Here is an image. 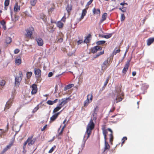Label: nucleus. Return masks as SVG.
<instances>
[{
	"label": "nucleus",
	"mask_w": 154,
	"mask_h": 154,
	"mask_svg": "<svg viewBox=\"0 0 154 154\" xmlns=\"http://www.w3.org/2000/svg\"><path fill=\"white\" fill-rule=\"evenodd\" d=\"M49 29H50V30H49V32H53L54 30L53 26H50V27L49 28Z\"/></svg>",
	"instance_id": "47"
},
{
	"label": "nucleus",
	"mask_w": 154,
	"mask_h": 154,
	"mask_svg": "<svg viewBox=\"0 0 154 154\" xmlns=\"http://www.w3.org/2000/svg\"><path fill=\"white\" fill-rule=\"evenodd\" d=\"M47 125H45L43 128H42L41 129V131H43L45 130L46 128H47Z\"/></svg>",
	"instance_id": "57"
},
{
	"label": "nucleus",
	"mask_w": 154,
	"mask_h": 154,
	"mask_svg": "<svg viewBox=\"0 0 154 154\" xmlns=\"http://www.w3.org/2000/svg\"><path fill=\"white\" fill-rule=\"evenodd\" d=\"M8 149L6 147L3 150V151L2 152V154L4 153Z\"/></svg>",
	"instance_id": "53"
},
{
	"label": "nucleus",
	"mask_w": 154,
	"mask_h": 154,
	"mask_svg": "<svg viewBox=\"0 0 154 154\" xmlns=\"http://www.w3.org/2000/svg\"><path fill=\"white\" fill-rule=\"evenodd\" d=\"M33 138V136L32 135L28 137L24 143L23 148L25 149L27 143L28 145L30 146L34 144L36 141V138Z\"/></svg>",
	"instance_id": "3"
},
{
	"label": "nucleus",
	"mask_w": 154,
	"mask_h": 154,
	"mask_svg": "<svg viewBox=\"0 0 154 154\" xmlns=\"http://www.w3.org/2000/svg\"><path fill=\"white\" fill-rule=\"evenodd\" d=\"M12 41V38H11L8 37L6 38V43L7 44H9L11 43Z\"/></svg>",
	"instance_id": "28"
},
{
	"label": "nucleus",
	"mask_w": 154,
	"mask_h": 154,
	"mask_svg": "<svg viewBox=\"0 0 154 154\" xmlns=\"http://www.w3.org/2000/svg\"><path fill=\"white\" fill-rule=\"evenodd\" d=\"M6 83V81L4 80H2L0 81V85L3 87L4 86Z\"/></svg>",
	"instance_id": "33"
},
{
	"label": "nucleus",
	"mask_w": 154,
	"mask_h": 154,
	"mask_svg": "<svg viewBox=\"0 0 154 154\" xmlns=\"http://www.w3.org/2000/svg\"><path fill=\"white\" fill-rule=\"evenodd\" d=\"M22 78L17 76L15 77V84L16 86H19L22 80Z\"/></svg>",
	"instance_id": "15"
},
{
	"label": "nucleus",
	"mask_w": 154,
	"mask_h": 154,
	"mask_svg": "<svg viewBox=\"0 0 154 154\" xmlns=\"http://www.w3.org/2000/svg\"><path fill=\"white\" fill-rule=\"evenodd\" d=\"M13 142H11L8 145H7L6 147L8 149L11 148V146L13 145Z\"/></svg>",
	"instance_id": "45"
},
{
	"label": "nucleus",
	"mask_w": 154,
	"mask_h": 154,
	"mask_svg": "<svg viewBox=\"0 0 154 154\" xmlns=\"http://www.w3.org/2000/svg\"><path fill=\"white\" fill-rule=\"evenodd\" d=\"M49 105H52V101L51 100H48L46 102Z\"/></svg>",
	"instance_id": "52"
},
{
	"label": "nucleus",
	"mask_w": 154,
	"mask_h": 154,
	"mask_svg": "<svg viewBox=\"0 0 154 154\" xmlns=\"http://www.w3.org/2000/svg\"><path fill=\"white\" fill-rule=\"evenodd\" d=\"M154 42V37L149 38L147 40V45H150Z\"/></svg>",
	"instance_id": "22"
},
{
	"label": "nucleus",
	"mask_w": 154,
	"mask_h": 154,
	"mask_svg": "<svg viewBox=\"0 0 154 154\" xmlns=\"http://www.w3.org/2000/svg\"><path fill=\"white\" fill-rule=\"evenodd\" d=\"M36 0H31L30 3L31 5L32 6H35L36 2Z\"/></svg>",
	"instance_id": "38"
},
{
	"label": "nucleus",
	"mask_w": 154,
	"mask_h": 154,
	"mask_svg": "<svg viewBox=\"0 0 154 154\" xmlns=\"http://www.w3.org/2000/svg\"><path fill=\"white\" fill-rule=\"evenodd\" d=\"M87 13V11L85 9H84L82 10V14L81 17L79 19V21H80L82 19L84 16L86 15Z\"/></svg>",
	"instance_id": "19"
},
{
	"label": "nucleus",
	"mask_w": 154,
	"mask_h": 154,
	"mask_svg": "<svg viewBox=\"0 0 154 154\" xmlns=\"http://www.w3.org/2000/svg\"><path fill=\"white\" fill-rule=\"evenodd\" d=\"M105 42V41H98L96 42V44L97 45H101L104 44Z\"/></svg>",
	"instance_id": "35"
},
{
	"label": "nucleus",
	"mask_w": 154,
	"mask_h": 154,
	"mask_svg": "<svg viewBox=\"0 0 154 154\" xmlns=\"http://www.w3.org/2000/svg\"><path fill=\"white\" fill-rule=\"evenodd\" d=\"M8 125H9V123H8L7 124V130H5V131H3V132H2V134L5 133L6 132L8 131Z\"/></svg>",
	"instance_id": "61"
},
{
	"label": "nucleus",
	"mask_w": 154,
	"mask_h": 154,
	"mask_svg": "<svg viewBox=\"0 0 154 154\" xmlns=\"http://www.w3.org/2000/svg\"><path fill=\"white\" fill-rule=\"evenodd\" d=\"M73 86V84H69L66 86L65 88H64V90H66L68 89H69L71 88L72 86Z\"/></svg>",
	"instance_id": "32"
},
{
	"label": "nucleus",
	"mask_w": 154,
	"mask_h": 154,
	"mask_svg": "<svg viewBox=\"0 0 154 154\" xmlns=\"http://www.w3.org/2000/svg\"><path fill=\"white\" fill-rule=\"evenodd\" d=\"M113 33H111L108 34L107 35H105V38L108 39L110 38L112 35Z\"/></svg>",
	"instance_id": "40"
},
{
	"label": "nucleus",
	"mask_w": 154,
	"mask_h": 154,
	"mask_svg": "<svg viewBox=\"0 0 154 154\" xmlns=\"http://www.w3.org/2000/svg\"><path fill=\"white\" fill-rule=\"evenodd\" d=\"M110 62H109L108 60H106L103 62L102 66L101 69L102 70L104 71L107 68V67L110 65Z\"/></svg>",
	"instance_id": "6"
},
{
	"label": "nucleus",
	"mask_w": 154,
	"mask_h": 154,
	"mask_svg": "<svg viewBox=\"0 0 154 154\" xmlns=\"http://www.w3.org/2000/svg\"><path fill=\"white\" fill-rule=\"evenodd\" d=\"M20 52V50L18 49H16L14 51V53L15 54H17Z\"/></svg>",
	"instance_id": "51"
},
{
	"label": "nucleus",
	"mask_w": 154,
	"mask_h": 154,
	"mask_svg": "<svg viewBox=\"0 0 154 154\" xmlns=\"http://www.w3.org/2000/svg\"><path fill=\"white\" fill-rule=\"evenodd\" d=\"M70 100L71 99L69 97L66 98V99L65 98L64 99H62V101L59 104V105L62 107L68 103V100Z\"/></svg>",
	"instance_id": "13"
},
{
	"label": "nucleus",
	"mask_w": 154,
	"mask_h": 154,
	"mask_svg": "<svg viewBox=\"0 0 154 154\" xmlns=\"http://www.w3.org/2000/svg\"><path fill=\"white\" fill-rule=\"evenodd\" d=\"M66 17H65V15L61 19V21H62L63 22H65L66 21Z\"/></svg>",
	"instance_id": "55"
},
{
	"label": "nucleus",
	"mask_w": 154,
	"mask_h": 154,
	"mask_svg": "<svg viewBox=\"0 0 154 154\" xmlns=\"http://www.w3.org/2000/svg\"><path fill=\"white\" fill-rule=\"evenodd\" d=\"M99 109V107L98 106H97L95 107L94 108V113L96 114L97 113V112L98 111Z\"/></svg>",
	"instance_id": "37"
},
{
	"label": "nucleus",
	"mask_w": 154,
	"mask_h": 154,
	"mask_svg": "<svg viewBox=\"0 0 154 154\" xmlns=\"http://www.w3.org/2000/svg\"><path fill=\"white\" fill-rule=\"evenodd\" d=\"M94 126L95 125L93 122V120L92 119H91L86 128V134L88 135L86 139H88L91 134L92 130L94 128Z\"/></svg>",
	"instance_id": "1"
},
{
	"label": "nucleus",
	"mask_w": 154,
	"mask_h": 154,
	"mask_svg": "<svg viewBox=\"0 0 154 154\" xmlns=\"http://www.w3.org/2000/svg\"><path fill=\"white\" fill-rule=\"evenodd\" d=\"M58 101V99H55L53 101H52V105H53L54 103H56Z\"/></svg>",
	"instance_id": "59"
},
{
	"label": "nucleus",
	"mask_w": 154,
	"mask_h": 154,
	"mask_svg": "<svg viewBox=\"0 0 154 154\" xmlns=\"http://www.w3.org/2000/svg\"><path fill=\"white\" fill-rule=\"evenodd\" d=\"M56 146H54L48 151L49 153H51L54 150V149L56 148Z\"/></svg>",
	"instance_id": "42"
},
{
	"label": "nucleus",
	"mask_w": 154,
	"mask_h": 154,
	"mask_svg": "<svg viewBox=\"0 0 154 154\" xmlns=\"http://www.w3.org/2000/svg\"><path fill=\"white\" fill-rule=\"evenodd\" d=\"M19 75L20 76L19 77L22 78L23 75L22 72L21 71H19Z\"/></svg>",
	"instance_id": "50"
},
{
	"label": "nucleus",
	"mask_w": 154,
	"mask_h": 154,
	"mask_svg": "<svg viewBox=\"0 0 154 154\" xmlns=\"http://www.w3.org/2000/svg\"><path fill=\"white\" fill-rule=\"evenodd\" d=\"M102 47L99 46H95L91 49V52L92 53L94 54L96 53L98 51L101 50Z\"/></svg>",
	"instance_id": "8"
},
{
	"label": "nucleus",
	"mask_w": 154,
	"mask_h": 154,
	"mask_svg": "<svg viewBox=\"0 0 154 154\" xmlns=\"http://www.w3.org/2000/svg\"><path fill=\"white\" fill-rule=\"evenodd\" d=\"M58 101V99H55L53 101H52V105H53L54 103H56Z\"/></svg>",
	"instance_id": "60"
},
{
	"label": "nucleus",
	"mask_w": 154,
	"mask_h": 154,
	"mask_svg": "<svg viewBox=\"0 0 154 154\" xmlns=\"http://www.w3.org/2000/svg\"><path fill=\"white\" fill-rule=\"evenodd\" d=\"M0 24L2 26L3 28L5 30L6 29V22L4 20H2L0 21Z\"/></svg>",
	"instance_id": "27"
},
{
	"label": "nucleus",
	"mask_w": 154,
	"mask_h": 154,
	"mask_svg": "<svg viewBox=\"0 0 154 154\" xmlns=\"http://www.w3.org/2000/svg\"><path fill=\"white\" fill-rule=\"evenodd\" d=\"M127 137H124L122 139V143L121 144V146H122L123 144L124 143L125 141L127 140Z\"/></svg>",
	"instance_id": "44"
},
{
	"label": "nucleus",
	"mask_w": 154,
	"mask_h": 154,
	"mask_svg": "<svg viewBox=\"0 0 154 154\" xmlns=\"http://www.w3.org/2000/svg\"><path fill=\"white\" fill-rule=\"evenodd\" d=\"M36 40L38 45L39 46H42L44 44V41L43 39L40 37H37L35 38Z\"/></svg>",
	"instance_id": "10"
},
{
	"label": "nucleus",
	"mask_w": 154,
	"mask_h": 154,
	"mask_svg": "<svg viewBox=\"0 0 154 154\" xmlns=\"http://www.w3.org/2000/svg\"><path fill=\"white\" fill-rule=\"evenodd\" d=\"M10 3V0H5L4 2V5L5 7L8 6Z\"/></svg>",
	"instance_id": "39"
},
{
	"label": "nucleus",
	"mask_w": 154,
	"mask_h": 154,
	"mask_svg": "<svg viewBox=\"0 0 154 154\" xmlns=\"http://www.w3.org/2000/svg\"><path fill=\"white\" fill-rule=\"evenodd\" d=\"M119 9L123 12H125L126 11V8L125 7H123L122 8H119Z\"/></svg>",
	"instance_id": "46"
},
{
	"label": "nucleus",
	"mask_w": 154,
	"mask_h": 154,
	"mask_svg": "<svg viewBox=\"0 0 154 154\" xmlns=\"http://www.w3.org/2000/svg\"><path fill=\"white\" fill-rule=\"evenodd\" d=\"M130 60H128L127 61L125 64V65L124 67L123 68V69L122 70V72L124 75L125 74L127 70L128 69V68L130 66Z\"/></svg>",
	"instance_id": "7"
},
{
	"label": "nucleus",
	"mask_w": 154,
	"mask_h": 154,
	"mask_svg": "<svg viewBox=\"0 0 154 154\" xmlns=\"http://www.w3.org/2000/svg\"><path fill=\"white\" fill-rule=\"evenodd\" d=\"M57 26L60 29L63 27V24L60 21H58L57 23Z\"/></svg>",
	"instance_id": "25"
},
{
	"label": "nucleus",
	"mask_w": 154,
	"mask_h": 154,
	"mask_svg": "<svg viewBox=\"0 0 154 154\" xmlns=\"http://www.w3.org/2000/svg\"><path fill=\"white\" fill-rule=\"evenodd\" d=\"M107 16V14L106 13H104L102 15V19H101L100 21L101 22H103V21L105 20L106 19V17Z\"/></svg>",
	"instance_id": "26"
},
{
	"label": "nucleus",
	"mask_w": 154,
	"mask_h": 154,
	"mask_svg": "<svg viewBox=\"0 0 154 154\" xmlns=\"http://www.w3.org/2000/svg\"><path fill=\"white\" fill-rule=\"evenodd\" d=\"M93 0H90L87 3L88 5H90L92 2Z\"/></svg>",
	"instance_id": "62"
},
{
	"label": "nucleus",
	"mask_w": 154,
	"mask_h": 154,
	"mask_svg": "<svg viewBox=\"0 0 154 154\" xmlns=\"http://www.w3.org/2000/svg\"><path fill=\"white\" fill-rule=\"evenodd\" d=\"M15 63L17 65L19 66L21 63V60L20 57H17L15 60Z\"/></svg>",
	"instance_id": "20"
},
{
	"label": "nucleus",
	"mask_w": 154,
	"mask_h": 154,
	"mask_svg": "<svg viewBox=\"0 0 154 154\" xmlns=\"http://www.w3.org/2000/svg\"><path fill=\"white\" fill-rule=\"evenodd\" d=\"M62 107L58 104L57 106L54 109L53 111V113H55L59 111Z\"/></svg>",
	"instance_id": "24"
},
{
	"label": "nucleus",
	"mask_w": 154,
	"mask_h": 154,
	"mask_svg": "<svg viewBox=\"0 0 154 154\" xmlns=\"http://www.w3.org/2000/svg\"><path fill=\"white\" fill-rule=\"evenodd\" d=\"M121 21H123L125 19V16L124 14H121Z\"/></svg>",
	"instance_id": "48"
},
{
	"label": "nucleus",
	"mask_w": 154,
	"mask_h": 154,
	"mask_svg": "<svg viewBox=\"0 0 154 154\" xmlns=\"http://www.w3.org/2000/svg\"><path fill=\"white\" fill-rule=\"evenodd\" d=\"M111 78L110 76L109 75V76L107 78L106 81H105V82L104 84V87H105L107 85V84L108 83V82L109 81V80Z\"/></svg>",
	"instance_id": "31"
},
{
	"label": "nucleus",
	"mask_w": 154,
	"mask_h": 154,
	"mask_svg": "<svg viewBox=\"0 0 154 154\" xmlns=\"http://www.w3.org/2000/svg\"><path fill=\"white\" fill-rule=\"evenodd\" d=\"M54 9V8L53 7L50 8L48 10V12L49 13V14H50V13H51L53 11Z\"/></svg>",
	"instance_id": "49"
},
{
	"label": "nucleus",
	"mask_w": 154,
	"mask_h": 154,
	"mask_svg": "<svg viewBox=\"0 0 154 154\" xmlns=\"http://www.w3.org/2000/svg\"><path fill=\"white\" fill-rule=\"evenodd\" d=\"M66 9L67 12L69 13L72 10V6L71 5H68L66 7Z\"/></svg>",
	"instance_id": "36"
},
{
	"label": "nucleus",
	"mask_w": 154,
	"mask_h": 154,
	"mask_svg": "<svg viewBox=\"0 0 154 154\" xmlns=\"http://www.w3.org/2000/svg\"><path fill=\"white\" fill-rule=\"evenodd\" d=\"M107 131L108 130L110 132V134H109L110 136V142L112 143V142L113 140V132L112 130L109 128H108L107 129H106Z\"/></svg>",
	"instance_id": "18"
},
{
	"label": "nucleus",
	"mask_w": 154,
	"mask_h": 154,
	"mask_svg": "<svg viewBox=\"0 0 154 154\" xmlns=\"http://www.w3.org/2000/svg\"><path fill=\"white\" fill-rule=\"evenodd\" d=\"M34 29L32 27H31L25 29L26 32L25 34V36L28 38H31L33 34Z\"/></svg>",
	"instance_id": "4"
},
{
	"label": "nucleus",
	"mask_w": 154,
	"mask_h": 154,
	"mask_svg": "<svg viewBox=\"0 0 154 154\" xmlns=\"http://www.w3.org/2000/svg\"><path fill=\"white\" fill-rule=\"evenodd\" d=\"M83 42L82 40H79L77 42V44L79 45Z\"/></svg>",
	"instance_id": "56"
},
{
	"label": "nucleus",
	"mask_w": 154,
	"mask_h": 154,
	"mask_svg": "<svg viewBox=\"0 0 154 154\" xmlns=\"http://www.w3.org/2000/svg\"><path fill=\"white\" fill-rule=\"evenodd\" d=\"M116 48H115L112 53L113 56L114 55H116L117 53H119L120 51V49L116 50Z\"/></svg>",
	"instance_id": "30"
},
{
	"label": "nucleus",
	"mask_w": 154,
	"mask_h": 154,
	"mask_svg": "<svg viewBox=\"0 0 154 154\" xmlns=\"http://www.w3.org/2000/svg\"><path fill=\"white\" fill-rule=\"evenodd\" d=\"M31 88L32 89L31 94H36L37 91V85L35 84H32V85Z\"/></svg>",
	"instance_id": "11"
},
{
	"label": "nucleus",
	"mask_w": 154,
	"mask_h": 154,
	"mask_svg": "<svg viewBox=\"0 0 154 154\" xmlns=\"http://www.w3.org/2000/svg\"><path fill=\"white\" fill-rule=\"evenodd\" d=\"M117 94L122 93H121V89L120 87H118L115 90Z\"/></svg>",
	"instance_id": "34"
},
{
	"label": "nucleus",
	"mask_w": 154,
	"mask_h": 154,
	"mask_svg": "<svg viewBox=\"0 0 154 154\" xmlns=\"http://www.w3.org/2000/svg\"><path fill=\"white\" fill-rule=\"evenodd\" d=\"M13 102V99H10L7 102L5 105V110L9 109L11 106Z\"/></svg>",
	"instance_id": "14"
},
{
	"label": "nucleus",
	"mask_w": 154,
	"mask_h": 154,
	"mask_svg": "<svg viewBox=\"0 0 154 154\" xmlns=\"http://www.w3.org/2000/svg\"><path fill=\"white\" fill-rule=\"evenodd\" d=\"M102 130L103 131V134L104 135V138L105 140V147H104V151L106 150H109L110 148V146L109 144L106 141L107 138L106 136L107 134V130L105 129V127L104 126L102 128Z\"/></svg>",
	"instance_id": "2"
},
{
	"label": "nucleus",
	"mask_w": 154,
	"mask_h": 154,
	"mask_svg": "<svg viewBox=\"0 0 154 154\" xmlns=\"http://www.w3.org/2000/svg\"><path fill=\"white\" fill-rule=\"evenodd\" d=\"M104 51L103 50L99 52V53L97 54L94 57L95 58H96L99 57L101 55L104 54Z\"/></svg>",
	"instance_id": "29"
},
{
	"label": "nucleus",
	"mask_w": 154,
	"mask_h": 154,
	"mask_svg": "<svg viewBox=\"0 0 154 154\" xmlns=\"http://www.w3.org/2000/svg\"><path fill=\"white\" fill-rule=\"evenodd\" d=\"M8 149L6 147L3 150V151L2 152V154L4 153Z\"/></svg>",
	"instance_id": "54"
},
{
	"label": "nucleus",
	"mask_w": 154,
	"mask_h": 154,
	"mask_svg": "<svg viewBox=\"0 0 154 154\" xmlns=\"http://www.w3.org/2000/svg\"><path fill=\"white\" fill-rule=\"evenodd\" d=\"M53 73L52 72H50L48 74V76L49 77H50L53 75Z\"/></svg>",
	"instance_id": "58"
},
{
	"label": "nucleus",
	"mask_w": 154,
	"mask_h": 154,
	"mask_svg": "<svg viewBox=\"0 0 154 154\" xmlns=\"http://www.w3.org/2000/svg\"><path fill=\"white\" fill-rule=\"evenodd\" d=\"M20 10V6L18 5L17 2L16 3L14 8V11L15 12L17 13Z\"/></svg>",
	"instance_id": "16"
},
{
	"label": "nucleus",
	"mask_w": 154,
	"mask_h": 154,
	"mask_svg": "<svg viewBox=\"0 0 154 154\" xmlns=\"http://www.w3.org/2000/svg\"><path fill=\"white\" fill-rule=\"evenodd\" d=\"M32 72H27L26 73V76L28 79L29 78L32 76Z\"/></svg>",
	"instance_id": "41"
},
{
	"label": "nucleus",
	"mask_w": 154,
	"mask_h": 154,
	"mask_svg": "<svg viewBox=\"0 0 154 154\" xmlns=\"http://www.w3.org/2000/svg\"><path fill=\"white\" fill-rule=\"evenodd\" d=\"M123 96L124 94L123 93L117 94L116 97V103H117L121 101L123 99Z\"/></svg>",
	"instance_id": "9"
},
{
	"label": "nucleus",
	"mask_w": 154,
	"mask_h": 154,
	"mask_svg": "<svg viewBox=\"0 0 154 154\" xmlns=\"http://www.w3.org/2000/svg\"><path fill=\"white\" fill-rule=\"evenodd\" d=\"M92 94H88L87 96V98L84 103V106H87L89 103L91 102L93 99Z\"/></svg>",
	"instance_id": "5"
},
{
	"label": "nucleus",
	"mask_w": 154,
	"mask_h": 154,
	"mask_svg": "<svg viewBox=\"0 0 154 154\" xmlns=\"http://www.w3.org/2000/svg\"><path fill=\"white\" fill-rule=\"evenodd\" d=\"M39 105H38L36 107H35L34 108V109L32 111V112L33 113H35V112L37 111L39 109Z\"/></svg>",
	"instance_id": "43"
},
{
	"label": "nucleus",
	"mask_w": 154,
	"mask_h": 154,
	"mask_svg": "<svg viewBox=\"0 0 154 154\" xmlns=\"http://www.w3.org/2000/svg\"><path fill=\"white\" fill-rule=\"evenodd\" d=\"M136 74V71L133 72H132V75L133 76H135Z\"/></svg>",
	"instance_id": "64"
},
{
	"label": "nucleus",
	"mask_w": 154,
	"mask_h": 154,
	"mask_svg": "<svg viewBox=\"0 0 154 154\" xmlns=\"http://www.w3.org/2000/svg\"><path fill=\"white\" fill-rule=\"evenodd\" d=\"M93 12L95 15H99L100 13V11L99 9H96L95 8L93 9Z\"/></svg>",
	"instance_id": "21"
},
{
	"label": "nucleus",
	"mask_w": 154,
	"mask_h": 154,
	"mask_svg": "<svg viewBox=\"0 0 154 154\" xmlns=\"http://www.w3.org/2000/svg\"><path fill=\"white\" fill-rule=\"evenodd\" d=\"M115 109V107H113L112 109L110 110L109 112H113Z\"/></svg>",
	"instance_id": "63"
},
{
	"label": "nucleus",
	"mask_w": 154,
	"mask_h": 154,
	"mask_svg": "<svg viewBox=\"0 0 154 154\" xmlns=\"http://www.w3.org/2000/svg\"><path fill=\"white\" fill-rule=\"evenodd\" d=\"M60 114V112H58L55 114L53 115L51 118H50V121L51 122H53L57 118L58 116Z\"/></svg>",
	"instance_id": "17"
},
{
	"label": "nucleus",
	"mask_w": 154,
	"mask_h": 154,
	"mask_svg": "<svg viewBox=\"0 0 154 154\" xmlns=\"http://www.w3.org/2000/svg\"><path fill=\"white\" fill-rule=\"evenodd\" d=\"M34 73L36 77L39 78L40 77L41 74V71L39 69L35 68L34 69Z\"/></svg>",
	"instance_id": "12"
},
{
	"label": "nucleus",
	"mask_w": 154,
	"mask_h": 154,
	"mask_svg": "<svg viewBox=\"0 0 154 154\" xmlns=\"http://www.w3.org/2000/svg\"><path fill=\"white\" fill-rule=\"evenodd\" d=\"M91 37V35L90 34H89L88 36H87L86 38L84 41V42L86 43H88L90 42V38Z\"/></svg>",
	"instance_id": "23"
}]
</instances>
